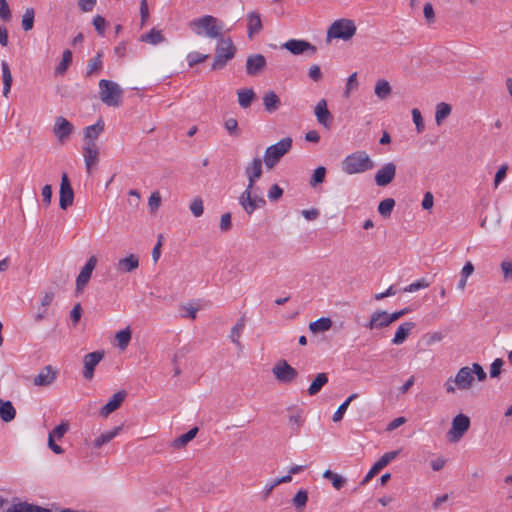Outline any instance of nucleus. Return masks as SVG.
<instances>
[{"label": "nucleus", "instance_id": "obj_46", "mask_svg": "<svg viewBox=\"0 0 512 512\" xmlns=\"http://www.w3.org/2000/svg\"><path fill=\"white\" fill-rule=\"evenodd\" d=\"M395 206V201L392 198H386L382 200L378 205V212L383 217H389Z\"/></svg>", "mask_w": 512, "mask_h": 512}, {"label": "nucleus", "instance_id": "obj_14", "mask_svg": "<svg viewBox=\"0 0 512 512\" xmlns=\"http://www.w3.org/2000/svg\"><path fill=\"white\" fill-rule=\"evenodd\" d=\"M399 454V451H390L381 456V458L371 467L368 473L361 481V485L367 484L376 474L386 467Z\"/></svg>", "mask_w": 512, "mask_h": 512}, {"label": "nucleus", "instance_id": "obj_43", "mask_svg": "<svg viewBox=\"0 0 512 512\" xmlns=\"http://www.w3.org/2000/svg\"><path fill=\"white\" fill-rule=\"evenodd\" d=\"M332 326V321L330 318L322 317L317 319L314 322H311L309 325V329L313 333L325 332L328 331Z\"/></svg>", "mask_w": 512, "mask_h": 512}, {"label": "nucleus", "instance_id": "obj_47", "mask_svg": "<svg viewBox=\"0 0 512 512\" xmlns=\"http://www.w3.org/2000/svg\"><path fill=\"white\" fill-rule=\"evenodd\" d=\"M35 11L33 8H27L22 16V28L24 31H30L34 26Z\"/></svg>", "mask_w": 512, "mask_h": 512}, {"label": "nucleus", "instance_id": "obj_24", "mask_svg": "<svg viewBox=\"0 0 512 512\" xmlns=\"http://www.w3.org/2000/svg\"><path fill=\"white\" fill-rule=\"evenodd\" d=\"M56 379V371L52 366H45L40 370L37 376H35L33 383L36 386H48L52 384Z\"/></svg>", "mask_w": 512, "mask_h": 512}, {"label": "nucleus", "instance_id": "obj_29", "mask_svg": "<svg viewBox=\"0 0 512 512\" xmlns=\"http://www.w3.org/2000/svg\"><path fill=\"white\" fill-rule=\"evenodd\" d=\"M16 417V409L9 400L0 399V419L4 422H11Z\"/></svg>", "mask_w": 512, "mask_h": 512}, {"label": "nucleus", "instance_id": "obj_36", "mask_svg": "<svg viewBox=\"0 0 512 512\" xmlns=\"http://www.w3.org/2000/svg\"><path fill=\"white\" fill-rule=\"evenodd\" d=\"M244 328H245V318L241 317L237 320V322L235 323V325L232 327V329L230 331L229 338H230L231 342L236 344L239 348H242V344L239 341V338H240V335H241L242 331L244 330Z\"/></svg>", "mask_w": 512, "mask_h": 512}, {"label": "nucleus", "instance_id": "obj_31", "mask_svg": "<svg viewBox=\"0 0 512 512\" xmlns=\"http://www.w3.org/2000/svg\"><path fill=\"white\" fill-rule=\"evenodd\" d=\"M102 68H103V52L98 51L97 54L88 61L85 76L91 77L93 74L101 71Z\"/></svg>", "mask_w": 512, "mask_h": 512}, {"label": "nucleus", "instance_id": "obj_30", "mask_svg": "<svg viewBox=\"0 0 512 512\" xmlns=\"http://www.w3.org/2000/svg\"><path fill=\"white\" fill-rule=\"evenodd\" d=\"M288 411L292 412L288 417L289 423L291 424V429L294 433L298 434L303 424L302 410L296 406H293L289 407Z\"/></svg>", "mask_w": 512, "mask_h": 512}, {"label": "nucleus", "instance_id": "obj_51", "mask_svg": "<svg viewBox=\"0 0 512 512\" xmlns=\"http://www.w3.org/2000/svg\"><path fill=\"white\" fill-rule=\"evenodd\" d=\"M224 127L229 135L238 137L240 135V130L238 128V122L235 118H229L225 120Z\"/></svg>", "mask_w": 512, "mask_h": 512}, {"label": "nucleus", "instance_id": "obj_21", "mask_svg": "<svg viewBox=\"0 0 512 512\" xmlns=\"http://www.w3.org/2000/svg\"><path fill=\"white\" fill-rule=\"evenodd\" d=\"M247 37L253 39L263 28L261 15L258 11H251L247 14Z\"/></svg>", "mask_w": 512, "mask_h": 512}, {"label": "nucleus", "instance_id": "obj_39", "mask_svg": "<svg viewBox=\"0 0 512 512\" xmlns=\"http://www.w3.org/2000/svg\"><path fill=\"white\" fill-rule=\"evenodd\" d=\"M391 91H392V88L388 81H386L384 79H380L376 82L375 88H374V93L379 99H381V100L387 99L389 97V95L391 94Z\"/></svg>", "mask_w": 512, "mask_h": 512}, {"label": "nucleus", "instance_id": "obj_13", "mask_svg": "<svg viewBox=\"0 0 512 512\" xmlns=\"http://www.w3.org/2000/svg\"><path fill=\"white\" fill-rule=\"evenodd\" d=\"M97 261L98 260H97L96 256L92 255L89 257L86 264L81 269V271L76 279V291L77 292H82V290L88 284V282L91 278L92 272L97 265Z\"/></svg>", "mask_w": 512, "mask_h": 512}, {"label": "nucleus", "instance_id": "obj_26", "mask_svg": "<svg viewBox=\"0 0 512 512\" xmlns=\"http://www.w3.org/2000/svg\"><path fill=\"white\" fill-rule=\"evenodd\" d=\"M414 328H415L414 322L402 323L396 330L394 338L392 339V343L394 345H401L402 343H404Z\"/></svg>", "mask_w": 512, "mask_h": 512}, {"label": "nucleus", "instance_id": "obj_4", "mask_svg": "<svg viewBox=\"0 0 512 512\" xmlns=\"http://www.w3.org/2000/svg\"><path fill=\"white\" fill-rule=\"evenodd\" d=\"M99 98L108 107H120L123 102V89L112 80L99 81Z\"/></svg>", "mask_w": 512, "mask_h": 512}, {"label": "nucleus", "instance_id": "obj_54", "mask_svg": "<svg viewBox=\"0 0 512 512\" xmlns=\"http://www.w3.org/2000/svg\"><path fill=\"white\" fill-rule=\"evenodd\" d=\"M208 58V55L201 54L199 52H191L187 56V61L190 67L204 62Z\"/></svg>", "mask_w": 512, "mask_h": 512}, {"label": "nucleus", "instance_id": "obj_40", "mask_svg": "<svg viewBox=\"0 0 512 512\" xmlns=\"http://www.w3.org/2000/svg\"><path fill=\"white\" fill-rule=\"evenodd\" d=\"M451 105L445 102H440L436 105L435 121L437 125H441L443 121L451 114Z\"/></svg>", "mask_w": 512, "mask_h": 512}, {"label": "nucleus", "instance_id": "obj_50", "mask_svg": "<svg viewBox=\"0 0 512 512\" xmlns=\"http://www.w3.org/2000/svg\"><path fill=\"white\" fill-rule=\"evenodd\" d=\"M190 211L195 217L202 216L204 212L203 200L200 197H195L190 203Z\"/></svg>", "mask_w": 512, "mask_h": 512}, {"label": "nucleus", "instance_id": "obj_20", "mask_svg": "<svg viewBox=\"0 0 512 512\" xmlns=\"http://www.w3.org/2000/svg\"><path fill=\"white\" fill-rule=\"evenodd\" d=\"M84 162L88 173L91 172L92 167L97 164L99 149L95 142H87L83 148Z\"/></svg>", "mask_w": 512, "mask_h": 512}, {"label": "nucleus", "instance_id": "obj_12", "mask_svg": "<svg viewBox=\"0 0 512 512\" xmlns=\"http://www.w3.org/2000/svg\"><path fill=\"white\" fill-rule=\"evenodd\" d=\"M396 176V165L393 162H387L375 173L374 181L377 186L385 187L389 185Z\"/></svg>", "mask_w": 512, "mask_h": 512}, {"label": "nucleus", "instance_id": "obj_23", "mask_svg": "<svg viewBox=\"0 0 512 512\" xmlns=\"http://www.w3.org/2000/svg\"><path fill=\"white\" fill-rule=\"evenodd\" d=\"M126 392L124 390L115 393L111 399L100 409V415L102 417H107L109 414L117 410L126 397Z\"/></svg>", "mask_w": 512, "mask_h": 512}, {"label": "nucleus", "instance_id": "obj_19", "mask_svg": "<svg viewBox=\"0 0 512 512\" xmlns=\"http://www.w3.org/2000/svg\"><path fill=\"white\" fill-rule=\"evenodd\" d=\"M317 121L320 125L325 128H330L333 122V116L327 108V102L325 99H321L315 106L314 110Z\"/></svg>", "mask_w": 512, "mask_h": 512}, {"label": "nucleus", "instance_id": "obj_60", "mask_svg": "<svg viewBox=\"0 0 512 512\" xmlns=\"http://www.w3.org/2000/svg\"><path fill=\"white\" fill-rule=\"evenodd\" d=\"M424 17L428 24H432L435 21V13L431 3H426L423 7Z\"/></svg>", "mask_w": 512, "mask_h": 512}, {"label": "nucleus", "instance_id": "obj_22", "mask_svg": "<svg viewBox=\"0 0 512 512\" xmlns=\"http://www.w3.org/2000/svg\"><path fill=\"white\" fill-rule=\"evenodd\" d=\"M474 381V376L470 367L465 366L458 370L455 376L456 386L459 390H468L471 388Z\"/></svg>", "mask_w": 512, "mask_h": 512}, {"label": "nucleus", "instance_id": "obj_58", "mask_svg": "<svg viewBox=\"0 0 512 512\" xmlns=\"http://www.w3.org/2000/svg\"><path fill=\"white\" fill-rule=\"evenodd\" d=\"M470 371H472V375H476L478 381L482 382L487 378V374L484 371L483 367L478 363H473L472 367H470Z\"/></svg>", "mask_w": 512, "mask_h": 512}, {"label": "nucleus", "instance_id": "obj_59", "mask_svg": "<svg viewBox=\"0 0 512 512\" xmlns=\"http://www.w3.org/2000/svg\"><path fill=\"white\" fill-rule=\"evenodd\" d=\"M501 271L505 280L512 279V260H503L501 263Z\"/></svg>", "mask_w": 512, "mask_h": 512}, {"label": "nucleus", "instance_id": "obj_57", "mask_svg": "<svg viewBox=\"0 0 512 512\" xmlns=\"http://www.w3.org/2000/svg\"><path fill=\"white\" fill-rule=\"evenodd\" d=\"M504 362L501 358L495 359L490 366V377L496 378L501 373V368Z\"/></svg>", "mask_w": 512, "mask_h": 512}, {"label": "nucleus", "instance_id": "obj_48", "mask_svg": "<svg viewBox=\"0 0 512 512\" xmlns=\"http://www.w3.org/2000/svg\"><path fill=\"white\" fill-rule=\"evenodd\" d=\"M325 176L326 168L324 166H319L314 170L309 184L312 187H316L318 184L322 183L325 180Z\"/></svg>", "mask_w": 512, "mask_h": 512}, {"label": "nucleus", "instance_id": "obj_35", "mask_svg": "<svg viewBox=\"0 0 512 512\" xmlns=\"http://www.w3.org/2000/svg\"><path fill=\"white\" fill-rule=\"evenodd\" d=\"M328 383V375L324 372L318 373L308 388V394L314 396Z\"/></svg>", "mask_w": 512, "mask_h": 512}, {"label": "nucleus", "instance_id": "obj_56", "mask_svg": "<svg viewBox=\"0 0 512 512\" xmlns=\"http://www.w3.org/2000/svg\"><path fill=\"white\" fill-rule=\"evenodd\" d=\"M93 25H94L96 31L98 32V34L103 36L105 33L106 20L102 16L96 15L93 18Z\"/></svg>", "mask_w": 512, "mask_h": 512}, {"label": "nucleus", "instance_id": "obj_7", "mask_svg": "<svg viewBox=\"0 0 512 512\" xmlns=\"http://www.w3.org/2000/svg\"><path fill=\"white\" fill-rule=\"evenodd\" d=\"M408 312L409 309L407 308L396 311L394 313H388L385 310H376L371 314L370 320L365 325V327L370 330L383 329L400 319L402 316L406 315Z\"/></svg>", "mask_w": 512, "mask_h": 512}, {"label": "nucleus", "instance_id": "obj_41", "mask_svg": "<svg viewBox=\"0 0 512 512\" xmlns=\"http://www.w3.org/2000/svg\"><path fill=\"white\" fill-rule=\"evenodd\" d=\"M165 40L160 30L155 28L151 29L148 33L141 35L140 41L149 43L151 45H157Z\"/></svg>", "mask_w": 512, "mask_h": 512}, {"label": "nucleus", "instance_id": "obj_15", "mask_svg": "<svg viewBox=\"0 0 512 512\" xmlns=\"http://www.w3.org/2000/svg\"><path fill=\"white\" fill-rule=\"evenodd\" d=\"M104 352L103 351H94L88 353L83 358L84 370L83 377L87 380H91L94 376L95 367L99 364V362L103 359Z\"/></svg>", "mask_w": 512, "mask_h": 512}, {"label": "nucleus", "instance_id": "obj_33", "mask_svg": "<svg viewBox=\"0 0 512 512\" xmlns=\"http://www.w3.org/2000/svg\"><path fill=\"white\" fill-rule=\"evenodd\" d=\"M238 103L240 107L246 109L251 106L256 94L252 88L240 89L237 91Z\"/></svg>", "mask_w": 512, "mask_h": 512}, {"label": "nucleus", "instance_id": "obj_28", "mask_svg": "<svg viewBox=\"0 0 512 512\" xmlns=\"http://www.w3.org/2000/svg\"><path fill=\"white\" fill-rule=\"evenodd\" d=\"M263 105L267 112L273 113L281 106V100L274 91H268L263 96Z\"/></svg>", "mask_w": 512, "mask_h": 512}, {"label": "nucleus", "instance_id": "obj_32", "mask_svg": "<svg viewBox=\"0 0 512 512\" xmlns=\"http://www.w3.org/2000/svg\"><path fill=\"white\" fill-rule=\"evenodd\" d=\"M103 130L104 122L102 119H99L95 124L87 126L84 129V137L88 140L87 142H95Z\"/></svg>", "mask_w": 512, "mask_h": 512}, {"label": "nucleus", "instance_id": "obj_34", "mask_svg": "<svg viewBox=\"0 0 512 512\" xmlns=\"http://www.w3.org/2000/svg\"><path fill=\"white\" fill-rule=\"evenodd\" d=\"M121 430L122 426H117L113 430L102 433L100 436L95 438L93 442L94 448H100L102 445L109 443L120 433Z\"/></svg>", "mask_w": 512, "mask_h": 512}, {"label": "nucleus", "instance_id": "obj_1", "mask_svg": "<svg viewBox=\"0 0 512 512\" xmlns=\"http://www.w3.org/2000/svg\"><path fill=\"white\" fill-rule=\"evenodd\" d=\"M245 174L248 178L246 189L239 197V203L247 214H252L256 209L265 205V199L256 193L255 183L262 176V160L254 158L246 167Z\"/></svg>", "mask_w": 512, "mask_h": 512}, {"label": "nucleus", "instance_id": "obj_17", "mask_svg": "<svg viewBox=\"0 0 512 512\" xmlns=\"http://www.w3.org/2000/svg\"><path fill=\"white\" fill-rule=\"evenodd\" d=\"M266 66V58L262 54H251L246 60V73L249 76H257Z\"/></svg>", "mask_w": 512, "mask_h": 512}, {"label": "nucleus", "instance_id": "obj_42", "mask_svg": "<svg viewBox=\"0 0 512 512\" xmlns=\"http://www.w3.org/2000/svg\"><path fill=\"white\" fill-rule=\"evenodd\" d=\"M197 432H198V428L197 427H194V428L190 429L185 434H183L180 437L176 438L173 441L172 446L174 448H176V449L183 448L184 446L187 445V443H189L191 440H193L196 437Z\"/></svg>", "mask_w": 512, "mask_h": 512}, {"label": "nucleus", "instance_id": "obj_8", "mask_svg": "<svg viewBox=\"0 0 512 512\" xmlns=\"http://www.w3.org/2000/svg\"><path fill=\"white\" fill-rule=\"evenodd\" d=\"M292 148V139L285 137L277 143L266 148L264 153V163L268 169H272L281 158Z\"/></svg>", "mask_w": 512, "mask_h": 512}, {"label": "nucleus", "instance_id": "obj_3", "mask_svg": "<svg viewBox=\"0 0 512 512\" xmlns=\"http://www.w3.org/2000/svg\"><path fill=\"white\" fill-rule=\"evenodd\" d=\"M373 160L364 150L347 155L341 163L342 171L348 175L361 174L373 169Z\"/></svg>", "mask_w": 512, "mask_h": 512}, {"label": "nucleus", "instance_id": "obj_16", "mask_svg": "<svg viewBox=\"0 0 512 512\" xmlns=\"http://www.w3.org/2000/svg\"><path fill=\"white\" fill-rule=\"evenodd\" d=\"M73 130V125L66 118L62 116L56 117L53 132L61 143L70 137Z\"/></svg>", "mask_w": 512, "mask_h": 512}, {"label": "nucleus", "instance_id": "obj_44", "mask_svg": "<svg viewBox=\"0 0 512 512\" xmlns=\"http://www.w3.org/2000/svg\"><path fill=\"white\" fill-rule=\"evenodd\" d=\"M115 339L117 340V343H118V347L121 349V350H124L127 348V346L129 345L130 341H131V330L129 327L123 329V330H120L116 333L115 335Z\"/></svg>", "mask_w": 512, "mask_h": 512}, {"label": "nucleus", "instance_id": "obj_45", "mask_svg": "<svg viewBox=\"0 0 512 512\" xmlns=\"http://www.w3.org/2000/svg\"><path fill=\"white\" fill-rule=\"evenodd\" d=\"M323 477L325 479L330 480L331 483H332V486L336 490H340L345 485V483H346V479L343 476L338 475V474L332 472L331 470H326L323 473Z\"/></svg>", "mask_w": 512, "mask_h": 512}, {"label": "nucleus", "instance_id": "obj_6", "mask_svg": "<svg viewBox=\"0 0 512 512\" xmlns=\"http://www.w3.org/2000/svg\"><path fill=\"white\" fill-rule=\"evenodd\" d=\"M236 52V48L230 38L223 36L217 39L215 56L211 65L212 70H220L225 67L227 62L231 60Z\"/></svg>", "mask_w": 512, "mask_h": 512}, {"label": "nucleus", "instance_id": "obj_37", "mask_svg": "<svg viewBox=\"0 0 512 512\" xmlns=\"http://www.w3.org/2000/svg\"><path fill=\"white\" fill-rule=\"evenodd\" d=\"M1 68H2V78H3V95L5 97H8L13 79H12L10 67L6 61H2Z\"/></svg>", "mask_w": 512, "mask_h": 512}, {"label": "nucleus", "instance_id": "obj_9", "mask_svg": "<svg viewBox=\"0 0 512 512\" xmlns=\"http://www.w3.org/2000/svg\"><path fill=\"white\" fill-rule=\"evenodd\" d=\"M470 427V419L464 414L456 415L452 420L450 430L447 432V438L451 443H457Z\"/></svg>", "mask_w": 512, "mask_h": 512}, {"label": "nucleus", "instance_id": "obj_10", "mask_svg": "<svg viewBox=\"0 0 512 512\" xmlns=\"http://www.w3.org/2000/svg\"><path fill=\"white\" fill-rule=\"evenodd\" d=\"M272 372L279 382L285 384L291 383L298 376L297 370L289 365L285 360L277 362L274 365Z\"/></svg>", "mask_w": 512, "mask_h": 512}, {"label": "nucleus", "instance_id": "obj_11", "mask_svg": "<svg viewBox=\"0 0 512 512\" xmlns=\"http://www.w3.org/2000/svg\"><path fill=\"white\" fill-rule=\"evenodd\" d=\"M59 194V206L62 210H66L74 201V191L66 172L61 175Z\"/></svg>", "mask_w": 512, "mask_h": 512}, {"label": "nucleus", "instance_id": "obj_62", "mask_svg": "<svg viewBox=\"0 0 512 512\" xmlns=\"http://www.w3.org/2000/svg\"><path fill=\"white\" fill-rule=\"evenodd\" d=\"M282 195L283 189L277 184L272 185L268 192V198L270 201H277Z\"/></svg>", "mask_w": 512, "mask_h": 512}, {"label": "nucleus", "instance_id": "obj_49", "mask_svg": "<svg viewBox=\"0 0 512 512\" xmlns=\"http://www.w3.org/2000/svg\"><path fill=\"white\" fill-rule=\"evenodd\" d=\"M308 501V493L306 490H299L294 496L292 502L297 509H302L306 506Z\"/></svg>", "mask_w": 512, "mask_h": 512}, {"label": "nucleus", "instance_id": "obj_53", "mask_svg": "<svg viewBox=\"0 0 512 512\" xmlns=\"http://www.w3.org/2000/svg\"><path fill=\"white\" fill-rule=\"evenodd\" d=\"M69 430V424L68 422H62L60 425L56 426L48 436H51L52 438H57L60 440L63 438V436L67 433Z\"/></svg>", "mask_w": 512, "mask_h": 512}, {"label": "nucleus", "instance_id": "obj_25", "mask_svg": "<svg viewBox=\"0 0 512 512\" xmlns=\"http://www.w3.org/2000/svg\"><path fill=\"white\" fill-rule=\"evenodd\" d=\"M139 267V258L135 254H130L118 260L117 270L121 273H130Z\"/></svg>", "mask_w": 512, "mask_h": 512}, {"label": "nucleus", "instance_id": "obj_2", "mask_svg": "<svg viewBox=\"0 0 512 512\" xmlns=\"http://www.w3.org/2000/svg\"><path fill=\"white\" fill-rule=\"evenodd\" d=\"M188 26L197 36L210 39H219L223 36L224 23L212 15L195 18L188 23Z\"/></svg>", "mask_w": 512, "mask_h": 512}, {"label": "nucleus", "instance_id": "obj_61", "mask_svg": "<svg viewBox=\"0 0 512 512\" xmlns=\"http://www.w3.org/2000/svg\"><path fill=\"white\" fill-rule=\"evenodd\" d=\"M0 18L4 21L11 19V12L7 0H0Z\"/></svg>", "mask_w": 512, "mask_h": 512}, {"label": "nucleus", "instance_id": "obj_63", "mask_svg": "<svg viewBox=\"0 0 512 512\" xmlns=\"http://www.w3.org/2000/svg\"><path fill=\"white\" fill-rule=\"evenodd\" d=\"M161 204V197L159 192H154L151 194L148 200L149 208L152 212L156 211Z\"/></svg>", "mask_w": 512, "mask_h": 512}, {"label": "nucleus", "instance_id": "obj_55", "mask_svg": "<svg viewBox=\"0 0 512 512\" xmlns=\"http://www.w3.org/2000/svg\"><path fill=\"white\" fill-rule=\"evenodd\" d=\"M412 119L416 126L417 132L421 133L424 130L425 126L422 115L417 108L412 109Z\"/></svg>", "mask_w": 512, "mask_h": 512}, {"label": "nucleus", "instance_id": "obj_38", "mask_svg": "<svg viewBox=\"0 0 512 512\" xmlns=\"http://www.w3.org/2000/svg\"><path fill=\"white\" fill-rule=\"evenodd\" d=\"M72 57H73V55H72L71 50L66 49L63 51L62 60L55 68V75L63 76L67 72V70L72 62Z\"/></svg>", "mask_w": 512, "mask_h": 512}, {"label": "nucleus", "instance_id": "obj_52", "mask_svg": "<svg viewBox=\"0 0 512 512\" xmlns=\"http://www.w3.org/2000/svg\"><path fill=\"white\" fill-rule=\"evenodd\" d=\"M429 286H430V283L426 279L422 278V279H419L416 282H413L410 285L406 286L403 289V292L412 293V292L418 291L420 289H425Z\"/></svg>", "mask_w": 512, "mask_h": 512}, {"label": "nucleus", "instance_id": "obj_64", "mask_svg": "<svg viewBox=\"0 0 512 512\" xmlns=\"http://www.w3.org/2000/svg\"><path fill=\"white\" fill-rule=\"evenodd\" d=\"M231 227H232L231 213H229V212L224 213L220 219V229L223 232H227L231 229Z\"/></svg>", "mask_w": 512, "mask_h": 512}, {"label": "nucleus", "instance_id": "obj_18", "mask_svg": "<svg viewBox=\"0 0 512 512\" xmlns=\"http://www.w3.org/2000/svg\"><path fill=\"white\" fill-rule=\"evenodd\" d=\"M283 47L294 55H300L305 52L316 53V47L305 40L290 39L284 43Z\"/></svg>", "mask_w": 512, "mask_h": 512}, {"label": "nucleus", "instance_id": "obj_27", "mask_svg": "<svg viewBox=\"0 0 512 512\" xmlns=\"http://www.w3.org/2000/svg\"><path fill=\"white\" fill-rule=\"evenodd\" d=\"M5 512H51V510L28 502H18L6 509Z\"/></svg>", "mask_w": 512, "mask_h": 512}, {"label": "nucleus", "instance_id": "obj_5", "mask_svg": "<svg viewBox=\"0 0 512 512\" xmlns=\"http://www.w3.org/2000/svg\"><path fill=\"white\" fill-rule=\"evenodd\" d=\"M357 27L353 20L341 18L335 20L328 28L326 40L329 42L331 39H341L348 41L356 34Z\"/></svg>", "mask_w": 512, "mask_h": 512}]
</instances>
